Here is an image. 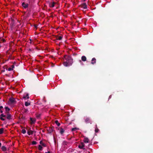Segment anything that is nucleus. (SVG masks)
<instances>
[{
  "label": "nucleus",
  "mask_w": 153,
  "mask_h": 153,
  "mask_svg": "<svg viewBox=\"0 0 153 153\" xmlns=\"http://www.w3.org/2000/svg\"><path fill=\"white\" fill-rule=\"evenodd\" d=\"M55 123L58 126H60V124L59 123H58V121H56Z\"/></svg>",
  "instance_id": "nucleus-27"
},
{
  "label": "nucleus",
  "mask_w": 153,
  "mask_h": 153,
  "mask_svg": "<svg viewBox=\"0 0 153 153\" xmlns=\"http://www.w3.org/2000/svg\"><path fill=\"white\" fill-rule=\"evenodd\" d=\"M30 120L31 121V124H34L35 123V121H36V120L35 118H30Z\"/></svg>",
  "instance_id": "nucleus-6"
},
{
  "label": "nucleus",
  "mask_w": 153,
  "mask_h": 153,
  "mask_svg": "<svg viewBox=\"0 0 153 153\" xmlns=\"http://www.w3.org/2000/svg\"><path fill=\"white\" fill-rule=\"evenodd\" d=\"M22 132L23 134H25L26 133V131L25 129H22Z\"/></svg>",
  "instance_id": "nucleus-25"
},
{
  "label": "nucleus",
  "mask_w": 153,
  "mask_h": 153,
  "mask_svg": "<svg viewBox=\"0 0 153 153\" xmlns=\"http://www.w3.org/2000/svg\"><path fill=\"white\" fill-rule=\"evenodd\" d=\"M96 63V59L95 58H93L91 60V63L94 64Z\"/></svg>",
  "instance_id": "nucleus-5"
},
{
  "label": "nucleus",
  "mask_w": 153,
  "mask_h": 153,
  "mask_svg": "<svg viewBox=\"0 0 153 153\" xmlns=\"http://www.w3.org/2000/svg\"><path fill=\"white\" fill-rule=\"evenodd\" d=\"M86 0H82V1H85Z\"/></svg>",
  "instance_id": "nucleus-32"
},
{
  "label": "nucleus",
  "mask_w": 153,
  "mask_h": 153,
  "mask_svg": "<svg viewBox=\"0 0 153 153\" xmlns=\"http://www.w3.org/2000/svg\"><path fill=\"white\" fill-rule=\"evenodd\" d=\"M12 70V69H11V68H9L8 69V70L9 71H10L11 70Z\"/></svg>",
  "instance_id": "nucleus-29"
},
{
  "label": "nucleus",
  "mask_w": 153,
  "mask_h": 153,
  "mask_svg": "<svg viewBox=\"0 0 153 153\" xmlns=\"http://www.w3.org/2000/svg\"><path fill=\"white\" fill-rule=\"evenodd\" d=\"M27 133L29 135L32 134H33V131L31 130H30L28 131Z\"/></svg>",
  "instance_id": "nucleus-14"
},
{
  "label": "nucleus",
  "mask_w": 153,
  "mask_h": 153,
  "mask_svg": "<svg viewBox=\"0 0 153 153\" xmlns=\"http://www.w3.org/2000/svg\"><path fill=\"white\" fill-rule=\"evenodd\" d=\"M7 117L8 119L10 120L11 118V115H10V114L8 112H7Z\"/></svg>",
  "instance_id": "nucleus-7"
},
{
  "label": "nucleus",
  "mask_w": 153,
  "mask_h": 153,
  "mask_svg": "<svg viewBox=\"0 0 153 153\" xmlns=\"http://www.w3.org/2000/svg\"><path fill=\"white\" fill-rule=\"evenodd\" d=\"M40 143L41 144L40 145H41L42 146L44 147H45L46 146L45 144L42 141H41L40 142Z\"/></svg>",
  "instance_id": "nucleus-12"
},
{
  "label": "nucleus",
  "mask_w": 153,
  "mask_h": 153,
  "mask_svg": "<svg viewBox=\"0 0 153 153\" xmlns=\"http://www.w3.org/2000/svg\"><path fill=\"white\" fill-rule=\"evenodd\" d=\"M78 129H79L78 128H72V131H76L77 130H78Z\"/></svg>",
  "instance_id": "nucleus-22"
},
{
  "label": "nucleus",
  "mask_w": 153,
  "mask_h": 153,
  "mask_svg": "<svg viewBox=\"0 0 153 153\" xmlns=\"http://www.w3.org/2000/svg\"><path fill=\"white\" fill-rule=\"evenodd\" d=\"M82 7L84 9H86L87 8V5L85 3H84L82 5Z\"/></svg>",
  "instance_id": "nucleus-8"
},
{
  "label": "nucleus",
  "mask_w": 153,
  "mask_h": 153,
  "mask_svg": "<svg viewBox=\"0 0 153 153\" xmlns=\"http://www.w3.org/2000/svg\"><path fill=\"white\" fill-rule=\"evenodd\" d=\"M1 149L3 151H5L6 150V147L4 146H2L1 147Z\"/></svg>",
  "instance_id": "nucleus-16"
},
{
  "label": "nucleus",
  "mask_w": 153,
  "mask_h": 153,
  "mask_svg": "<svg viewBox=\"0 0 153 153\" xmlns=\"http://www.w3.org/2000/svg\"><path fill=\"white\" fill-rule=\"evenodd\" d=\"M29 98V96L28 95V94H27L26 95V96H24L23 97V98L24 99H28Z\"/></svg>",
  "instance_id": "nucleus-17"
},
{
  "label": "nucleus",
  "mask_w": 153,
  "mask_h": 153,
  "mask_svg": "<svg viewBox=\"0 0 153 153\" xmlns=\"http://www.w3.org/2000/svg\"><path fill=\"white\" fill-rule=\"evenodd\" d=\"M4 129L3 128H1L0 129V134H2L3 133L4 131Z\"/></svg>",
  "instance_id": "nucleus-21"
},
{
  "label": "nucleus",
  "mask_w": 153,
  "mask_h": 153,
  "mask_svg": "<svg viewBox=\"0 0 153 153\" xmlns=\"http://www.w3.org/2000/svg\"><path fill=\"white\" fill-rule=\"evenodd\" d=\"M89 141V139L87 138H85L84 140V142L85 143H88Z\"/></svg>",
  "instance_id": "nucleus-11"
},
{
  "label": "nucleus",
  "mask_w": 153,
  "mask_h": 153,
  "mask_svg": "<svg viewBox=\"0 0 153 153\" xmlns=\"http://www.w3.org/2000/svg\"><path fill=\"white\" fill-rule=\"evenodd\" d=\"M64 59L66 61L64 63V65L65 66H68L71 65L72 63V60L71 58L67 56L64 57Z\"/></svg>",
  "instance_id": "nucleus-1"
},
{
  "label": "nucleus",
  "mask_w": 153,
  "mask_h": 153,
  "mask_svg": "<svg viewBox=\"0 0 153 153\" xmlns=\"http://www.w3.org/2000/svg\"><path fill=\"white\" fill-rule=\"evenodd\" d=\"M30 105V103L27 102H25V105L26 106H28Z\"/></svg>",
  "instance_id": "nucleus-24"
},
{
  "label": "nucleus",
  "mask_w": 153,
  "mask_h": 153,
  "mask_svg": "<svg viewBox=\"0 0 153 153\" xmlns=\"http://www.w3.org/2000/svg\"><path fill=\"white\" fill-rule=\"evenodd\" d=\"M5 111H6V114H7V113L10 110V108H8L7 107H5Z\"/></svg>",
  "instance_id": "nucleus-15"
},
{
  "label": "nucleus",
  "mask_w": 153,
  "mask_h": 153,
  "mask_svg": "<svg viewBox=\"0 0 153 153\" xmlns=\"http://www.w3.org/2000/svg\"><path fill=\"white\" fill-rule=\"evenodd\" d=\"M64 132V130L63 128H61L60 130V132L61 134H62Z\"/></svg>",
  "instance_id": "nucleus-18"
},
{
  "label": "nucleus",
  "mask_w": 153,
  "mask_h": 153,
  "mask_svg": "<svg viewBox=\"0 0 153 153\" xmlns=\"http://www.w3.org/2000/svg\"><path fill=\"white\" fill-rule=\"evenodd\" d=\"M90 120L89 118H86L85 119V121L86 123H89L90 122Z\"/></svg>",
  "instance_id": "nucleus-20"
},
{
  "label": "nucleus",
  "mask_w": 153,
  "mask_h": 153,
  "mask_svg": "<svg viewBox=\"0 0 153 153\" xmlns=\"http://www.w3.org/2000/svg\"><path fill=\"white\" fill-rule=\"evenodd\" d=\"M84 147V144L83 143H81V144L79 145L78 147L80 149H82Z\"/></svg>",
  "instance_id": "nucleus-4"
},
{
  "label": "nucleus",
  "mask_w": 153,
  "mask_h": 153,
  "mask_svg": "<svg viewBox=\"0 0 153 153\" xmlns=\"http://www.w3.org/2000/svg\"><path fill=\"white\" fill-rule=\"evenodd\" d=\"M6 115H4L3 114H1L0 116V119L2 120H4L5 119L3 118V117H5Z\"/></svg>",
  "instance_id": "nucleus-3"
},
{
  "label": "nucleus",
  "mask_w": 153,
  "mask_h": 153,
  "mask_svg": "<svg viewBox=\"0 0 153 153\" xmlns=\"http://www.w3.org/2000/svg\"><path fill=\"white\" fill-rule=\"evenodd\" d=\"M79 62H81V60H80Z\"/></svg>",
  "instance_id": "nucleus-35"
},
{
  "label": "nucleus",
  "mask_w": 153,
  "mask_h": 153,
  "mask_svg": "<svg viewBox=\"0 0 153 153\" xmlns=\"http://www.w3.org/2000/svg\"><path fill=\"white\" fill-rule=\"evenodd\" d=\"M62 39V37L61 36H59L57 38V39L59 40H61Z\"/></svg>",
  "instance_id": "nucleus-23"
},
{
  "label": "nucleus",
  "mask_w": 153,
  "mask_h": 153,
  "mask_svg": "<svg viewBox=\"0 0 153 153\" xmlns=\"http://www.w3.org/2000/svg\"><path fill=\"white\" fill-rule=\"evenodd\" d=\"M3 108V107L2 106H1L0 107V112L1 113H2L3 112V111L2 109Z\"/></svg>",
  "instance_id": "nucleus-26"
},
{
  "label": "nucleus",
  "mask_w": 153,
  "mask_h": 153,
  "mask_svg": "<svg viewBox=\"0 0 153 153\" xmlns=\"http://www.w3.org/2000/svg\"><path fill=\"white\" fill-rule=\"evenodd\" d=\"M1 146V143H0V147Z\"/></svg>",
  "instance_id": "nucleus-33"
},
{
  "label": "nucleus",
  "mask_w": 153,
  "mask_h": 153,
  "mask_svg": "<svg viewBox=\"0 0 153 153\" xmlns=\"http://www.w3.org/2000/svg\"><path fill=\"white\" fill-rule=\"evenodd\" d=\"M12 67L13 68V67H14V66H13V65H12Z\"/></svg>",
  "instance_id": "nucleus-34"
},
{
  "label": "nucleus",
  "mask_w": 153,
  "mask_h": 153,
  "mask_svg": "<svg viewBox=\"0 0 153 153\" xmlns=\"http://www.w3.org/2000/svg\"><path fill=\"white\" fill-rule=\"evenodd\" d=\"M22 6L24 7L25 8H26L27 7L28 4H26L25 3H23L22 4Z\"/></svg>",
  "instance_id": "nucleus-9"
},
{
  "label": "nucleus",
  "mask_w": 153,
  "mask_h": 153,
  "mask_svg": "<svg viewBox=\"0 0 153 153\" xmlns=\"http://www.w3.org/2000/svg\"><path fill=\"white\" fill-rule=\"evenodd\" d=\"M37 143L35 141H33L32 142V144L33 145H35Z\"/></svg>",
  "instance_id": "nucleus-28"
},
{
  "label": "nucleus",
  "mask_w": 153,
  "mask_h": 153,
  "mask_svg": "<svg viewBox=\"0 0 153 153\" xmlns=\"http://www.w3.org/2000/svg\"><path fill=\"white\" fill-rule=\"evenodd\" d=\"M45 153H50L49 152H46Z\"/></svg>",
  "instance_id": "nucleus-31"
},
{
  "label": "nucleus",
  "mask_w": 153,
  "mask_h": 153,
  "mask_svg": "<svg viewBox=\"0 0 153 153\" xmlns=\"http://www.w3.org/2000/svg\"><path fill=\"white\" fill-rule=\"evenodd\" d=\"M42 146L41 145H39L38 149H39V150H42Z\"/></svg>",
  "instance_id": "nucleus-19"
},
{
  "label": "nucleus",
  "mask_w": 153,
  "mask_h": 153,
  "mask_svg": "<svg viewBox=\"0 0 153 153\" xmlns=\"http://www.w3.org/2000/svg\"><path fill=\"white\" fill-rule=\"evenodd\" d=\"M95 131L96 132H97L98 131V129H96L95 130Z\"/></svg>",
  "instance_id": "nucleus-30"
},
{
  "label": "nucleus",
  "mask_w": 153,
  "mask_h": 153,
  "mask_svg": "<svg viewBox=\"0 0 153 153\" xmlns=\"http://www.w3.org/2000/svg\"><path fill=\"white\" fill-rule=\"evenodd\" d=\"M15 102V99L13 98H11L10 99L9 103V104H14Z\"/></svg>",
  "instance_id": "nucleus-2"
},
{
  "label": "nucleus",
  "mask_w": 153,
  "mask_h": 153,
  "mask_svg": "<svg viewBox=\"0 0 153 153\" xmlns=\"http://www.w3.org/2000/svg\"><path fill=\"white\" fill-rule=\"evenodd\" d=\"M55 4V3L54 2H53L52 3H51L50 4V6L51 7H54V6Z\"/></svg>",
  "instance_id": "nucleus-13"
},
{
  "label": "nucleus",
  "mask_w": 153,
  "mask_h": 153,
  "mask_svg": "<svg viewBox=\"0 0 153 153\" xmlns=\"http://www.w3.org/2000/svg\"><path fill=\"white\" fill-rule=\"evenodd\" d=\"M82 60L83 61H85L86 60V58L85 56H83L81 57Z\"/></svg>",
  "instance_id": "nucleus-10"
}]
</instances>
